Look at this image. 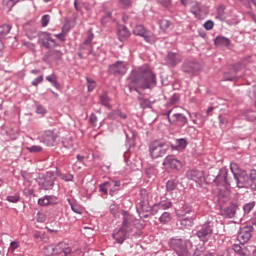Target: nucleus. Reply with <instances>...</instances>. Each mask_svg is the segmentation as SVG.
<instances>
[{"label":"nucleus","instance_id":"nucleus-1","mask_svg":"<svg viewBox=\"0 0 256 256\" xmlns=\"http://www.w3.org/2000/svg\"><path fill=\"white\" fill-rule=\"evenodd\" d=\"M130 91H137V89H151L155 85V74L147 65H143L134 69L129 78Z\"/></svg>","mask_w":256,"mask_h":256},{"label":"nucleus","instance_id":"nucleus-2","mask_svg":"<svg viewBox=\"0 0 256 256\" xmlns=\"http://www.w3.org/2000/svg\"><path fill=\"white\" fill-rule=\"evenodd\" d=\"M169 245L178 256H189V250L193 248L191 241L183 240L181 238L170 239Z\"/></svg>","mask_w":256,"mask_h":256},{"label":"nucleus","instance_id":"nucleus-3","mask_svg":"<svg viewBox=\"0 0 256 256\" xmlns=\"http://www.w3.org/2000/svg\"><path fill=\"white\" fill-rule=\"evenodd\" d=\"M169 151V144L163 141H153L149 145V155L151 159H161L165 157Z\"/></svg>","mask_w":256,"mask_h":256},{"label":"nucleus","instance_id":"nucleus-4","mask_svg":"<svg viewBox=\"0 0 256 256\" xmlns=\"http://www.w3.org/2000/svg\"><path fill=\"white\" fill-rule=\"evenodd\" d=\"M38 184L42 189H53V186L55 185V174L53 172H46L45 174L40 175Z\"/></svg>","mask_w":256,"mask_h":256},{"label":"nucleus","instance_id":"nucleus-5","mask_svg":"<svg viewBox=\"0 0 256 256\" xmlns=\"http://www.w3.org/2000/svg\"><path fill=\"white\" fill-rule=\"evenodd\" d=\"M196 235L200 241L207 243V241H209L213 235V224L211 222L203 224L201 229L197 231Z\"/></svg>","mask_w":256,"mask_h":256},{"label":"nucleus","instance_id":"nucleus-6","mask_svg":"<svg viewBox=\"0 0 256 256\" xmlns=\"http://www.w3.org/2000/svg\"><path fill=\"white\" fill-rule=\"evenodd\" d=\"M234 179L236 180V185L239 189H249L251 175L247 174L245 170L240 171L239 174H236V176H234Z\"/></svg>","mask_w":256,"mask_h":256},{"label":"nucleus","instance_id":"nucleus-7","mask_svg":"<svg viewBox=\"0 0 256 256\" xmlns=\"http://www.w3.org/2000/svg\"><path fill=\"white\" fill-rule=\"evenodd\" d=\"M168 121L172 125H186L187 123V117H185L183 114L178 113L175 111V109H171L168 112Z\"/></svg>","mask_w":256,"mask_h":256},{"label":"nucleus","instance_id":"nucleus-8","mask_svg":"<svg viewBox=\"0 0 256 256\" xmlns=\"http://www.w3.org/2000/svg\"><path fill=\"white\" fill-rule=\"evenodd\" d=\"M191 210L187 211H179L177 213L178 217L180 218V225L183 227V229H191L193 227V221L195 218L193 216H187L190 215Z\"/></svg>","mask_w":256,"mask_h":256},{"label":"nucleus","instance_id":"nucleus-9","mask_svg":"<svg viewBox=\"0 0 256 256\" xmlns=\"http://www.w3.org/2000/svg\"><path fill=\"white\" fill-rule=\"evenodd\" d=\"M57 139H59V133L55 130H46L42 135V141L48 147H53L57 143Z\"/></svg>","mask_w":256,"mask_h":256},{"label":"nucleus","instance_id":"nucleus-10","mask_svg":"<svg viewBox=\"0 0 256 256\" xmlns=\"http://www.w3.org/2000/svg\"><path fill=\"white\" fill-rule=\"evenodd\" d=\"M39 41L45 49H51V47H57L59 44L51 37L49 32H41L39 35Z\"/></svg>","mask_w":256,"mask_h":256},{"label":"nucleus","instance_id":"nucleus-11","mask_svg":"<svg viewBox=\"0 0 256 256\" xmlns=\"http://www.w3.org/2000/svg\"><path fill=\"white\" fill-rule=\"evenodd\" d=\"M127 63L117 61L116 63L109 66V73L112 75H125L127 73Z\"/></svg>","mask_w":256,"mask_h":256},{"label":"nucleus","instance_id":"nucleus-12","mask_svg":"<svg viewBox=\"0 0 256 256\" xmlns=\"http://www.w3.org/2000/svg\"><path fill=\"white\" fill-rule=\"evenodd\" d=\"M134 35H138L139 37H143L147 43H154L155 38L149 31L143 27V25H137L133 30Z\"/></svg>","mask_w":256,"mask_h":256},{"label":"nucleus","instance_id":"nucleus-13","mask_svg":"<svg viewBox=\"0 0 256 256\" xmlns=\"http://www.w3.org/2000/svg\"><path fill=\"white\" fill-rule=\"evenodd\" d=\"M122 217H123V223H122L123 229H126V231L131 233L135 225V217H133V215L129 214L128 212L122 213Z\"/></svg>","mask_w":256,"mask_h":256},{"label":"nucleus","instance_id":"nucleus-14","mask_svg":"<svg viewBox=\"0 0 256 256\" xmlns=\"http://www.w3.org/2000/svg\"><path fill=\"white\" fill-rule=\"evenodd\" d=\"M251 231H253V227L251 226L241 228L240 233L238 234V241L240 244H245L251 239Z\"/></svg>","mask_w":256,"mask_h":256},{"label":"nucleus","instance_id":"nucleus-15","mask_svg":"<svg viewBox=\"0 0 256 256\" xmlns=\"http://www.w3.org/2000/svg\"><path fill=\"white\" fill-rule=\"evenodd\" d=\"M232 249L237 256H251V246H245V244H234Z\"/></svg>","mask_w":256,"mask_h":256},{"label":"nucleus","instance_id":"nucleus-16","mask_svg":"<svg viewBox=\"0 0 256 256\" xmlns=\"http://www.w3.org/2000/svg\"><path fill=\"white\" fill-rule=\"evenodd\" d=\"M163 165H165V167H170V169H176V170H179L181 169V167H183V164L181 163V161H179L174 156H167L164 159Z\"/></svg>","mask_w":256,"mask_h":256},{"label":"nucleus","instance_id":"nucleus-17","mask_svg":"<svg viewBox=\"0 0 256 256\" xmlns=\"http://www.w3.org/2000/svg\"><path fill=\"white\" fill-rule=\"evenodd\" d=\"M188 179L195 181V183H203L205 174L202 171L190 170L187 172Z\"/></svg>","mask_w":256,"mask_h":256},{"label":"nucleus","instance_id":"nucleus-18","mask_svg":"<svg viewBox=\"0 0 256 256\" xmlns=\"http://www.w3.org/2000/svg\"><path fill=\"white\" fill-rule=\"evenodd\" d=\"M169 207H171V201H161L153 206L152 213L153 215H157V213H161V211H165V209H169Z\"/></svg>","mask_w":256,"mask_h":256},{"label":"nucleus","instance_id":"nucleus-19","mask_svg":"<svg viewBox=\"0 0 256 256\" xmlns=\"http://www.w3.org/2000/svg\"><path fill=\"white\" fill-rule=\"evenodd\" d=\"M238 207L239 205H237V203L232 202L226 209L222 211V215H224V217H229V219H232V217H235V213H237Z\"/></svg>","mask_w":256,"mask_h":256},{"label":"nucleus","instance_id":"nucleus-20","mask_svg":"<svg viewBox=\"0 0 256 256\" xmlns=\"http://www.w3.org/2000/svg\"><path fill=\"white\" fill-rule=\"evenodd\" d=\"M127 233H129L128 230L123 229V226H122L121 229L115 230V232L113 233V239H115L117 243H123V241L127 239Z\"/></svg>","mask_w":256,"mask_h":256},{"label":"nucleus","instance_id":"nucleus-21","mask_svg":"<svg viewBox=\"0 0 256 256\" xmlns=\"http://www.w3.org/2000/svg\"><path fill=\"white\" fill-rule=\"evenodd\" d=\"M43 253L46 256L59 255L61 254V245H50L43 248Z\"/></svg>","mask_w":256,"mask_h":256},{"label":"nucleus","instance_id":"nucleus-22","mask_svg":"<svg viewBox=\"0 0 256 256\" xmlns=\"http://www.w3.org/2000/svg\"><path fill=\"white\" fill-rule=\"evenodd\" d=\"M201 11H203V9L199 2L194 1L191 3L190 12L196 17V19H201Z\"/></svg>","mask_w":256,"mask_h":256},{"label":"nucleus","instance_id":"nucleus-23","mask_svg":"<svg viewBox=\"0 0 256 256\" xmlns=\"http://www.w3.org/2000/svg\"><path fill=\"white\" fill-rule=\"evenodd\" d=\"M214 43L216 47H229V45H231V40L223 36H218L215 38Z\"/></svg>","mask_w":256,"mask_h":256},{"label":"nucleus","instance_id":"nucleus-24","mask_svg":"<svg viewBox=\"0 0 256 256\" xmlns=\"http://www.w3.org/2000/svg\"><path fill=\"white\" fill-rule=\"evenodd\" d=\"M167 62L169 65H177V63H181V55L173 52L168 53Z\"/></svg>","mask_w":256,"mask_h":256},{"label":"nucleus","instance_id":"nucleus-25","mask_svg":"<svg viewBox=\"0 0 256 256\" xmlns=\"http://www.w3.org/2000/svg\"><path fill=\"white\" fill-rule=\"evenodd\" d=\"M56 200L57 198L54 196H44L38 200V205H41L42 207H45V205H53Z\"/></svg>","mask_w":256,"mask_h":256},{"label":"nucleus","instance_id":"nucleus-26","mask_svg":"<svg viewBox=\"0 0 256 256\" xmlns=\"http://www.w3.org/2000/svg\"><path fill=\"white\" fill-rule=\"evenodd\" d=\"M130 36L131 32H129V29L124 26H120V28L118 29V39L120 41H125V39H129Z\"/></svg>","mask_w":256,"mask_h":256},{"label":"nucleus","instance_id":"nucleus-27","mask_svg":"<svg viewBox=\"0 0 256 256\" xmlns=\"http://www.w3.org/2000/svg\"><path fill=\"white\" fill-rule=\"evenodd\" d=\"M118 117L120 119L125 120L127 119V114L121 112V110H114L108 114V118L111 119L112 121H115V119H117Z\"/></svg>","mask_w":256,"mask_h":256},{"label":"nucleus","instance_id":"nucleus-28","mask_svg":"<svg viewBox=\"0 0 256 256\" xmlns=\"http://www.w3.org/2000/svg\"><path fill=\"white\" fill-rule=\"evenodd\" d=\"M175 147L178 151H181V149H185V147H187V140L184 138L177 139L175 141Z\"/></svg>","mask_w":256,"mask_h":256},{"label":"nucleus","instance_id":"nucleus-29","mask_svg":"<svg viewBox=\"0 0 256 256\" xmlns=\"http://www.w3.org/2000/svg\"><path fill=\"white\" fill-rule=\"evenodd\" d=\"M46 81L51 83V85H53V87H55L56 89H59V82L57 81V76L55 74L46 76Z\"/></svg>","mask_w":256,"mask_h":256},{"label":"nucleus","instance_id":"nucleus-30","mask_svg":"<svg viewBox=\"0 0 256 256\" xmlns=\"http://www.w3.org/2000/svg\"><path fill=\"white\" fill-rule=\"evenodd\" d=\"M250 189L256 191V171H252L250 174V183L248 185Z\"/></svg>","mask_w":256,"mask_h":256},{"label":"nucleus","instance_id":"nucleus-31","mask_svg":"<svg viewBox=\"0 0 256 256\" xmlns=\"http://www.w3.org/2000/svg\"><path fill=\"white\" fill-rule=\"evenodd\" d=\"M159 27L161 31H167V29L171 27V21L167 19H161L159 21Z\"/></svg>","mask_w":256,"mask_h":256},{"label":"nucleus","instance_id":"nucleus-32","mask_svg":"<svg viewBox=\"0 0 256 256\" xmlns=\"http://www.w3.org/2000/svg\"><path fill=\"white\" fill-rule=\"evenodd\" d=\"M10 31H11V26L9 25L0 26V39H3L5 35H9Z\"/></svg>","mask_w":256,"mask_h":256},{"label":"nucleus","instance_id":"nucleus-33","mask_svg":"<svg viewBox=\"0 0 256 256\" xmlns=\"http://www.w3.org/2000/svg\"><path fill=\"white\" fill-rule=\"evenodd\" d=\"M230 169H231V172L233 173L234 177L237 176L239 173H241V171H244V170L239 169V164L235 163V162H232L230 164Z\"/></svg>","mask_w":256,"mask_h":256},{"label":"nucleus","instance_id":"nucleus-34","mask_svg":"<svg viewBox=\"0 0 256 256\" xmlns=\"http://www.w3.org/2000/svg\"><path fill=\"white\" fill-rule=\"evenodd\" d=\"M160 223H169L171 221V213L169 212H164L160 217H159Z\"/></svg>","mask_w":256,"mask_h":256},{"label":"nucleus","instance_id":"nucleus-35","mask_svg":"<svg viewBox=\"0 0 256 256\" xmlns=\"http://www.w3.org/2000/svg\"><path fill=\"white\" fill-rule=\"evenodd\" d=\"M6 201L9 203H19V201H21V196L19 194L10 195L7 196Z\"/></svg>","mask_w":256,"mask_h":256},{"label":"nucleus","instance_id":"nucleus-36","mask_svg":"<svg viewBox=\"0 0 256 256\" xmlns=\"http://www.w3.org/2000/svg\"><path fill=\"white\" fill-rule=\"evenodd\" d=\"M177 189V182L175 180H169L166 183V190L167 191H175Z\"/></svg>","mask_w":256,"mask_h":256},{"label":"nucleus","instance_id":"nucleus-37","mask_svg":"<svg viewBox=\"0 0 256 256\" xmlns=\"http://www.w3.org/2000/svg\"><path fill=\"white\" fill-rule=\"evenodd\" d=\"M27 151H29V153H41V151H43V147L41 146H37V145H34V146H27L26 147Z\"/></svg>","mask_w":256,"mask_h":256},{"label":"nucleus","instance_id":"nucleus-38","mask_svg":"<svg viewBox=\"0 0 256 256\" xmlns=\"http://www.w3.org/2000/svg\"><path fill=\"white\" fill-rule=\"evenodd\" d=\"M245 117L248 121H256V112L253 110H248L245 113Z\"/></svg>","mask_w":256,"mask_h":256},{"label":"nucleus","instance_id":"nucleus-39","mask_svg":"<svg viewBox=\"0 0 256 256\" xmlns=\"http://www.w3.org/2000/svg\"><path fill=\"white\" fill-rule=\"evenodd\" d=\"M139 103L142 109H147V107H151V102L146 98H139Z\"/></svg>","mask_w":256,"mask_h":256},{"label":"nucleus","instance_id":"nucleus-40","mask_svg":"<svg viewBox=\"0 0 256 256\" xmlns=\"http://www.w3.org/2000/svg\"><path fill=\"white\" fill-rule=\"evenodd\" d=\"M87 87L88 91H94L95 87H97V82L91 78H87Z\"/></svg>","mask_w":256,"mask_h":256},{"label":"nucleus","instance_id":"nucleus-41","mask_svg":"<svg viewBox=\"0 0 256 256\" xmlns=\"http://www.w3.org/2000/svg\"><path fill=\"white\" fill-rule=\"evenodd\" d=\"M120 7H122V9H127L129 7H131L133 1L132 0H118Z\"/></svg>","mask_w":256,"mask_h":256},{"label":"nucleus","instance_id":"nucleus-42","mask_svg":"<svg viewBox=\"0 0 256 256\" xmlns=\"http://www.w3.org/2000/svg\"><path fill=\"white\" fill-rule=\"evenodd\" d=\"M50 21H51V16L49 14H45L41 18V26L42 27H47V25H49Z\"/></svg>","mask_w":256,"mask_h":256},{"label":"nucleus","instance_id":"nucleus-43","mask_svg":"<svg viewBox=\"0 0 256 256\" xmlns=\"http://www.w3.org/2000/svg\"><path fill=\"white\" fill-rule=\"evenodd\" d=\"M70 206L74 213H77L78 215H81V213H83V208H81L79 204L70 203Z\"/></svg>","mask_w":256,"mask_h":256},{"label":"nucleus","instance_id":"nucleus-44","mask_svg":"<svg viewBox=\"0 0 256 256\" xmlns=\"http://www.w3.org/2000/svg\"><path fill=\"white\" fill-rule=\"evenodd\" d=\"M194 65H195V64H193V62L184 64V66H183V71H184L185 73H192V71H194V68H193Z\"/></svg>","mask_w":256,"mask_h":256},{"label":"nucleus","instance_id":"nucleus-45","mask_svg":"<svg viewBox=\"0 0 256 256\" xmlns=\"http://www.w3.org/2000/svg\"><path fill=\"white\" fill-rule=\"evenodd\" d=\"M67 33H69V29L65 30V27L62 28V31L60 34H56L55 37H57V39H60V41H65V37L67 36Z\"/></svg>","mask_w":256,"mask_h":256},{"label":"nucleus","instance_id":"nucleus-46","mask_svg":"<svg viewBox=\"0 0 256 256\" xmlns=\"http://www.w3.org/2000/svg\"><path fill=\"white\" fill-rule=\"evenodd\" d=\"M100 101L102 105H104L105 107H111V105H109V96H107V94L101 95Z\"/></svg>","mask_w":256,"mask_h":256},{"label":"nucleus","instance_id":"nucleus-47","mask_svg":"<svg viewBox=\"0 0 256 256\" xmlns=\"http://www.w3.org/2000/svg\"><path fill=\"white\" fill-rule=\"evenodd\" d=\"M253 207H255V202H250V203L244 205V207H243L244 213H251V210L253 209Z\"/></svg>","mask_w":256,"mask_h":256},{"label":"nucleus","instance_id":"nucleus-48","mask_svg":"<svg viewBox=\"0 0 256 256\" xmlns=\"http://www.w3.org/2000/svg\"><path fill=\"white\" fill-rule=\"evenodd\" d=\"M107 187H111V183L110 182H105V183L100 185V191L102 193H104V195H107Z\"/></svg>","mask_w":256,"mask_h":256},{"label":"nucleus","instance_id":"nucleus-49","mask_svg":"<svg viewBox=\"0 0 256 256\" xmlns=\"http://www.w3.org/2000/svg\"><path fill=\"white\" fill-rule=\"evenodd\" d=\"M110 213H112V215L117 216V213H119V206H117L116 204H112L110 206Z\"/></svg>","mask_w":256,"mask_h":256},{"label":"nucleus","instance_id":"nucleus-50","mask_svg":"<svg viewBox=\"0 0 256 256\" xmlns=\"http://www.w3.org/2000/svg\"><path fill=\"white\" fill-rule=\"evenodd\" d=\"M215 23H213V21L208 20L204 23V28H206L207 31H211V29H213Z\"/></svg>","mask_w":256,"mask_h":256},{"label":"nucleus","instance_id":"nucleus-51","mask_svg":"<svg viewBox=\"0 0 256 256\" xmlns=\"http://www.w3.org/2000/svg\"><path fill=\"white\" fill-rule=\"evenodd\" d=\"M97 121H98V118H97V115L95 114H91L90 115V123L93 127H97Z\"/></svg>","mask_w":256,"mask_h":256},{"label":"nucleus","instance_id":"nucleus-52","mask_svg":"<svg viewBox=\"0 0 256 256\" xmlns=\"http://www.w3.org/2000/svg\"><path fill=\"white\" fill-rule=\"evenodd\" d=\"M43 75L35 78L33 81H32V85L33 87H37V85H39V83H43Z\"/></svg>","mask_w":256,"mask_h":256},{"label":"nucleus","instance_id":"nucleus-53","mask_svg":"<svg viewBox=\"0 0 256 256\" xmlns=\"http://www.w3.org/2000/svg\"><path fill=\"white\" fill-rule=\"evenodd\" d=\"M60 177L63 181H73V174H62Z\"/></svg>","mask_w":256,"mask_h":256},{"label":"nucleus","instance_id":"nucleus-54","mask_svg":"<svg viewBox=\"0 0 256 256\" xmlns=\"http://www.w3.org/2000/svg\"><path fill=\"white\" fill-rule=\"evenodd\" d=\"M36 113H38V115H45L47 113V110L43 106H38L36 108Z\"/></svg>","mask_w":256,"mask_h":256},{"label":"nucleus","instance_id":"nucleus-55","mask_svg":"<svg viewBox=\"0 0 256 256\" xmlns=\"http://www.w3.org/2000/svg\"><path fill=\"white\" fill-rule=\"evenodd\" d=\"M220 177H223L224 181H227V171H221L220 174L216 177V181H219Z\"/></svg>","mask_w":256,"mask_h":256},{"label":"nucleus","instance_id":"nucleus-56","mask_svg":"<svg viewBox=\"0 0 256 256\" xmlns=\"http://www.w3.org/2000/svg\"><path fill=\"white\" fill-rule=\"evenodd\" d=\"M10 249H11V251H15V249H19V242H17V241L11 242Z\"/></svg>","mask_w":256,"mask_h":256},{"label":"nucleus","instance_id":"nucleus-57","mask_svg":"<svg viewBox=\"0 0 256 256\" xmlns=\"http://www.w3.org/2000/svg\"><path fill=\"white\" fill-rule=\"evenodd\" d=\"M59 245H60L61 253H64V255H69L71 253V248L67 247V248L61 249V244Z\"/></svg>","mask_w":256,"mask_h":256},{"label":"nucleus","instance_id":"nucleus-58","mask_svg":"<svg viewBox=\"0 0 256 256\" xmlns=\"http://www.w3.org/2000/svg\"><path fill=\"white\" fill-rule=\"evenodd\" d=\"M224 81H235V77L229 76V74H224Z\"/></svg>","mask_w":256,"mask_h":256},{"label":"nucleus","instance_id":"nucleus-59","mask_svg":"<svg viewBox=\"0 0 256 256\" xmlns=\"http://www.w3.org/2000/svg\"><path fill=\"white\" fill-rule=\"evenodd\" d=\"M38 221H40V223L45 221V215L43 213H38Z\"/></svg>","mask_w":256,"mask_h":256},{"label":"nucleus","instance_id":"nucleus-60","mask_svg":"<svg viewBox=\"0 0 256 256\" xmlns=\"http://www.w3.org/2000/svg\"><path fill=\"white\" fill-rule=\"evenodd\" d=\"M250 256H256V249L253 246H250Z\"/></svg>","mask_w":256,"mask_h":256},{"label":"nucleus","instance_id":"nucleus-61","mask_svg":"<svg viewBox=\"0 0 256 256\" xmlns=\"http://www.w3.org/2000/svg\"><path fill=\"white\" fill-rule=\"evenodd\" d=\"M91 41H93V36L89 35L88 38L85 40V44L88 45L89 43H91Z\"/></svg>","mask_w":256,"mask_h":256},{"label":"nucleus","instance_id":"nucleus-62","mask_svg":"<svg viewBox=\"0 0 256 256\" xmlns=\"http://www.w3.org/2000/svg\"><path fill=\"white\" fill-rule=\"evenodd\" d=\"M77 160L80 161V163H83V161L85 160V156L82 155H77Z\"/></svg>","mask_w":256,"mask_h":256},{"label":"nucleus","instance_id":"nucleus-63","mask_svg":"<svg viewBox=\"0 0 256 256\" xmlns=\"http://www.w3.org/2000/svg\"><path fill=\"white\" fill-rule=\"evenodd\" d=\"M181 3H182L184 6H187V5H189V3H191V0H181Z\"/></svg>","mask_w":256,"mask_h":256},{"label":"nucleus","instance_id":"nucleus-64","mask_svg":"<svg viewBox=\"0 0 256 256\" xmlns=\"http://www.w3.org/2000/svg\"><path fill=\"white\" fill-rule=\"evenodd\" d=\"M193 256H203V254H201V252H199V251H196V252H194Z\"/></svg>","mask_w":256,"mask_h":256}]
</instances>
